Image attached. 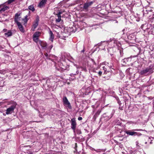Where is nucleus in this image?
<instances>
[{"label": "nucleus", "instance_id": "1", "mask_svg": "<svg viewBox=\"0 0 154 154\" xmlns=\"http://www.w3.org/2000/svg\"><path fill=\"white\" fill-rule=\"evenodd\" d=\"M107 64H108V69L109 68V69H110V70H109V69H108V71L106 72V75L107 74V75L109 78H108L107 79H109L111 76L112 72H113L112 70H114V69L113 68H112V67L113 66V64L112 63L109 64V63H108Z\"/></svg>", "mask_w": 154, "mask_h": 154}, {"label": "nucleus", "instance_id": "2", "mask_svg": "<svg viewBox=\"0 0 154 154\" xmlns=\"http://www.w3.org/2000/svg\"><path fill=\"white\" fill-rule=\"evenodd\" d=\"M41 32L39 31L35 32L32 36L33 40L35 42L37 43L38 42L39 37L41 35Z\"/></svg>", "mask_w": 154, "mask_h": 154}, {"label": "nucleus", "instance_id": "3", "mask_svg": "<svg viewBox=\"0 0 154 154\" xmlns=\"http://www.w3.org/2000/svg\"><path fill=\"white\" fill-rule=\"evenodd\" d=\"M63 104L65 106L67 107L70 109H72V106L66 97H63Z\"/></svg>", "mask_w": 154, "mask_h": 154}, {"label": "nucleus", "instance_id": "4", "mask_svg": "<svg viewBox=\"0 0 154 154\" xmlns=\"http://www.w3.org/2000/svg\"><path fill=\"white\" fill-rule=\"evenodd\" d=\"M16 106V104H14L11 106L10 107L7 108L6 110V114L8 115L11 114L15 108Z\"/></svg>", "mask_w": 154, "mask_h": 154}, {"label": "nucleus", "instance_id": "5", "mask_svg": "<svg viewBox=\"0 0 154 154\" xmlns=\"http://www.w3.org/2000/svg\"><path fill=\"white\" fill-rule=\"evenodd\" d=\"M115 112V110H114L113 108H111L109 110H108L107 112V115L106 116V117H108V120L109 119L112 117Z\"/></svg>", "mask_w": 154, "mask_h": 154}, {"label": "nucleus", "instance_id": "6", "mask_svg": "<svg viewBox=\"0 0 154 154\" xmlns=\"http://www.w3.org/2000/svg\"><path fill=\"white\" fill-rule=\"evenodd\" d=\"M149 72L150 73H152L153 72V71L152 69L150 68H147L141 71L140 72V74L141 75H145Z\"/></svg>", "mask_w": 154, "mask_h": 154}, {"label": "nucleus", "instance_id": "7", "mask_svg": "<svg viewBox=\"0 0 154 154\" xmlns=\"http://www.w3.org/2000/svg\"><path fill=\"white\" fill-rule=\"evenodd\" d=\"M71 128L73 130L74 132H75V130L77 124L76 122L75 119V118H73L71 120Z\"/></svg>", "mask_w": 154, "mask_h": 154}, {"label": "nucleus", "instance_id": "8", "mask_svg": "<svg viewBox=\"0 0 154 154\" xmlns=\"http://www.w3.org/2000/svg\"><path fill=\"white\" fill-rule=\"evenodd\" d=\"M39 17L38 16H37L35 20L34 21V23H33L32 25V29L33 31H34L35 29L38 26V22L39 21Z\"/></svg>", "mask_w": 154, "mask_h": 154}, {"label": "nucleus", "instance_id": "9", "mask_svg": "<svg viewBox=\"0 0 154 154\" xmlns=\"http://www.w3.org/2000/svg\"><path fill=\"white\" fill-rule=\"evenodd\" d=\"M125 133L126 134L128 135H130L133 136V135H138L140 136L142 135L140 133H138L136 132L132 131H131L128 130V131H126L125 132Z\"/></svg>", "mask_w": 154, "mask_h": 154}, {"label": "nucleus", "instance_id": "10", "mask_svg": "<svg viewBox=\"0 0 154 154\" xmlns=\"http://www.w3.org/2000/svg\"><path fill=\"white\" fill-rule=\"evenodd\" d=\"M21 13H17L15 14L14 17V21L16 23H20L18 22V21L20 20L21 17H20V16Z\"/></svg>", "mask_w": 154, "mask_h": 154}, {"label": "nucleus", "instance_id": "11", "mask_svg": "<svg viewBox=\"0 0 154 154\" xmlns=\"http://www.w3.org/2000/svg\"><path fill=\"white\" fill-rule=\"evenodd\" d=\"M47 0H42L38 5V7L41 8L45 6L47 2Z\"/></svg>", "mask_w": 154, "mask_h": 154}, {"label": "nucleus", "instance_id": "12", "mask_svg": "<svg viewBox=\"0 0 154 154\" xmlns=\"http://www.w3.org/2000/svg\"><path fill=\"white\" fill-rule=\"evenodd\" d=\"M93 3V2L92 1L85 3L83 5V8L86 10L87 9L88 7L90 6Z\"/></svg>", "mask_w": 154, "mask_h": 154}, {"label": "nucleus", "instance_id": "13", "mask_svg": "<svg viewBox=\"0 0 154 154\" xmlns=\"http://www.w3.org/2000/svg\"><path fill=\"white\" fill-rule=\"evenodd\" d=\"M18 26V28L21 32H24V30L23 29V26L20 23H17Z\"/></svg>", "mask_w": 154, "mask_h": 154}, {"label": "nucleus", "instance_id": "14", "mask_svg": "<svg viewBox=\"0 0 154 154\" xmlns=\"http://www.w3.org/2000/svg\"><path fill=\"white\" fill-rule=\"evenodd\" d=\"M128 38L131 41H134L135 40L136 37L134 34H132L129 35L128 36Z\"/></svg>", "mask_w": 154, "mask_h": 154}, {"label": "nucleus", "instance_id": "15", "mask_svg": "<svg viewBox=\"0 0 154 154\" xmlns=\"http://www.w3.org/2000/svg\"><path fill=\"white\" fill-rule=\"evenodd\" d=\"M49 34L50 35V38H49V40L50 41H51L52 42L53 41V39L54 38V35L52 32V31L50 30L49 32Z\"/></svg>", "mask_w": 154, "mask_h": 154}, {"label": "nucleus", "instance_id": "16", "mask_svg": "<svg viewBox=\"0 0 154 154\" xmlns=\"http://www.w3.org/2000/svg\"><path fill=\"white\" fill-rule=\"evenodd\" d=\"M42 48L46 50L47 48V44L46 42H42L41 43Z\"/></svg>", "mask_w": 154, "mask_h": 154}, {"label": "nucleus", "instance_id": "17", "mask_svg": "<svg viewBox=\"0 0 154 154\" xmlns=\"http://www.w3.org/2000/svg\"><path fill=\"white\" fill-rule=\"evenodd\" d=\"M53 47V45H51L48 47L47 46V48L46 49V51L47 52H50L51 50Z\"/></svg>", "mask_w": 154, "mask_h": 154}, {"label": "nucleus", "instance_id": "18", "mask_svg": "<svg viewBox=\"0 0 154 154\" xmlns=\"http://www.w3.org/2000/svg\"><path fill=\"white\" fill-rule=\"evenodd\" d=\"M29 9L34 12L35 11V9L34 8V6L33 5H31L29 6L28 8Z\"/></svg>", "mask_w": 154, "mask_h": 154}, {"label": "nucleus", "instance_id": "19", "mask_svg": "<svg viewBox=\"0 0 154 154\" xmlns=\"http://www.w3.org/2000/svg\"><path fill=\"white\" fill-rule=\"evenodd\" d=\"M5 36L7 35V37H9L11 36L12 35V33L10 31H9L5 33Z\"/></svg>", "mask_w": 154, "mask_h": 154}, {"label": "nucleus", "instance_id": "20", "mask_svg": "<svg viewBox=\"0 0 154 154\" xmlns=\"http://www.w3.org/2000/svg\"><path fill=\"white\" fill-rule=\"evenodd\" d=\"M9 9V7L8 6H5V7H4L2 8L0 10V12L1 11H5L8 10Z\"/></svg>", "mask_w": 154, "mask_h": 154}, {"label": "nucleus", "instance_id": "21", "mask_svg": "<svg viewBox=\"0 0 154 154\" xmlns=\"http://www.w3.org/2000/svg\"><path fill=\"white\" fill-rule=\"evenodd\" d=\"M28 16L27 15L24 18L22 19V20L24 21V22L25 23H27V21L28 20V19H27Z\"/></svg>", "mask_w": 154, "mask_h": 154}, {"label": "nucleus", "instance_id": "22", "mask_svg": "<svg viewBox=\"0 0 154 154\" xmlns=\"http://www.w3.org/2000/svg\"><path fill=\"white\" fill-rule=\"evenodd\" d=\"M44 54L45 55V56L46 57V59H50V56L49 55V56L48 55L47 53L45 52L44 53Z\"/></svg>", "mask_w": 154, "mask_h": 154}, {"label": "nucleus", "instance_id": "23", "mask_svg": "<svg viewBox=\"0 0 154 154\" xmlns=\"http://www.w3.org/2000/svg\"><path fill=\"white\" fill-rule=\"evenodd\" d=\"M119 52L121 57H122L123 55V50L122 49H120Z\"/></svg>", "mask_w": 154, "mask_h": 154}, {"label": "nucleus", "instance_id": "24", "mask_svg": "<svg viewBox=\"0 0 154 154\" xmlns=\"http://www.w3.org/2000/svg\"><path fill=\"white\" fill-rule=\"evenodd\" d=\"M61 20V18H58L56 20V21L57 22H60Z\"/></svg>", "mask_w": 154, "mask_h": 154}, {"label": "nucleus", "instance_id": "25", "mask_svg": "<svg viewBox=\"0 0 154 154\" xmlns=\"http://www.w3.org/2000/svg\"><path fill=\"white\" fill-rule=\"evenodd\" d=\"M61 12H59L57 14L58 18H61V16L60 14H61Z\"/></svg>", "mask_w": 154, "mask_h": 154}, {"label": "nucleus", "instance_id": "26", "mask_svg": "<svg viewBox=\"0 0 154 154\" xmlns=\"http://www.w3.org/2000/svg\"><path fill=\"white\" fill-rule=\"evenodd\" d=\"M15 0H9L8 1V4H10L11 3L13 2Z\"/></svg>", "mask_w": 154, "mask_h": 154}, {"label": "nucleus", "instance_id": "27", "mask_svg": "<svg viewBox=\"0 0 154 154\" xmlns=\"http://www.w3.org/2000/svg\"><path fill=\"white\" fill-rule=\"evenodd\" d=\"M77 133L78 134H81L82 133L81 131L80 130H78L77 131Z\"/></svg>", "mask_w": 154, "mask_h": 154}, {"label": "nucleus", "instance_id": "28", "mask_svg": "<svg viewBox=\"0 0 154 154\" xmlns=\"http://www.w3.org/2000/svg\"><path fill=\"white\" fill-rule=\"evenodd\" d=\"M133 131H143V130L141 129H134L132 130Z\"/></svg>", "mask_w": 154, "mask_h": 154}, {"label": "nucleus", "instance_id": "29", "mask_svg": "<svg viewBox=\"0 0 154 154\" xmlns=\"http://www.w3.org/2000/svg\"><path fill=\"white\" fill-rule=\"evenodd\" d=\"M110 42H113L114 43V42H115V41H114V40L113 39V38H110Z\"/></svg>", "mask_w": 154, "mask_h": 154}, {"label": "nucleus", "instance_id": "30", "mask_svg": "<svg viewBox=\"0 0 154 154\" xmlns=\"http://www.w3.org/2000/svg\"><path fill=\"white\" fill-rule=\"evenodd\" d=\"M102 72H101V71H100L98 73V74L100 76L102 75Z\"/></svg>", "mask_w": 154, "mask_h": 154}, {"label": "nucleus", "instance_id": "31", "mask_svg": "<svg viewBox=\"0 0 154 154\" xmlns=\"http://www.w3.org/2000/svg\"><path fill=\"white\" fill-rule=\"evenodd\" d=\"M136 146H139V143H138V141H136Z\"/></svg>", "mask_w": 154, "mask_h": 154}, {"label": "nucleus", "instance_id": "32", "mask_svg": "<svg viewBox=\"0 0 154 154\" xmlns=\"http://www.w3.org/2000/svg\"><path fill=\"white\" fill-rule=\"evenodd\" d=\"M152 11V10H149L148 9H147V10H146V12H147V11ZM145 14H148V12H147L146 13H145Z\"/></svg>", "mask_w": 154, "mask_h": 154}, {"label": "nucleus", "instance_id": "33", "mask_svg": "<svg viewBox=\"0 0 154 154\" xmlns=\"http://www.w3.org/2000/svg\"><path fill=\"white\" fill-rule=\"evenodd\" d=\"M82 119V117H79L78 118V120L79 121L81 120Z\"/></svg>", "mask_w": 154, "mask_h": 154}, {"label": "nucleus", "instance_id": "34", "mask_svg": "<svg viewBox=\"0 0 154 154\" xmlns=\"http://www.w3.org/2000/svg\"><path fill=\"white\" fill-rule=\"evenodd\" d=\"M7 29H4L3 30V31L4 32H7Z\"/></svg>", "mask_w": 154, "mask_h": 154}, {"label": "nucleus", "instance_id": "35", "mask_svg": "<svg viewBox=\"0 0 154 154\" xmlns=\"http://www.w3.org/2000/svg\"><path fill=\"white\" fill-rule=\"evenodd\" d=\"M92 61L93 62L94 64H95V62L94 61V60L93 59H91Z\"/></svg>", "mask_w": 154, "mask_h": 154}, {"label": "nucleus", "instance_id": "36", "mask_svg": "<svg viewBox=\"0 0 154 154\" xmlns=\"http://www.w3.org/2000/svg\"><path fill=\"white\" fill-rule=\"evenodd\" d=\"M79 0H75V2L76 3H78V2L79 1Z\"/></svg>", "mask_w": 154, "mask_h": 154}, {"label": "nucleus", "instance_id": "37", "mask_svg": "<svg viewBox=\"0 0 154 154\" xmlns=\"http://www.w3.org/2000/svg\"><path fill=\"white\" fill-rule=\"evenodd\" d=\"M28 154H32V153L31 152H29L28 153Z\"/></svg>", "mask_w": 154, "mask_h": 154}, {"label": "nucleus", "instance_id": "38", "mask_svg": "<svg viewBox=\"0 0 154 154\" xmlns=\"http://www.w3.org/2000/svg\"><path fill=\"white\" fill-rule=\"evenodd\" d=\"M85 51V50L83 49L82 51H81L82 52H83Z\"/></svg>", "mask_w": 154, "mask_h": 154}, {"label": "nucleus", "instance_id": "39", "mask_svg": "<svg viewBox=\"0 0 154 154\" xmlns=\"http://www.w3.org/2000/svg\"><path fill=\"white\" fill-rule=\"evenodd\" d=\"M108 53H109V49H108Z\"/></svg>", "mask_w": 154, "mask_h": 154}, {"label": "nucleus", "instance_id": "40", "mask_svg": "<svg viewBox=\"0 0 154 154\" xmlns=\"http://www.w3.org/2000/svg\"><path fill=\"white\" fill-rule=\"evenodd\" d=\"M109 41H106V43L108 42H109Z\"/></svg>", "mask_w": 154, "mask_h": 154}, {"label": "nucleus", "instance_id": "41", "mask_svg": "<svg viewBox=\"0 0 154 154\" xmlns=\"http://www.w3.org/2000/svg\"><path fill=\"white\" fill-rule=\"evenodd\" d=\"M152 143V142L151 141V142H150V143Z\"/></svg>", "mask_w": 154, "mask_h": 154}, {"label": "nucleus", "instance_id": "42", "mask_svg": "<svg viewBox=\"0 0 154 154\" xmlns=\"http://www.w3.org/2000/svg\"><path fill=\"white\" fill-rule=\"evenodd\" d=\"M145 143V144H146V143H147V142H146Z\"/></svg>", "mask_w": 154, "mask_h": 154}, {"label": "nucleus", "instance_id": "43", "mask_svg": "<svg viewBox=\"0 0 154 154\" xmlns=\"http://www.w3.org/2000/svg\"><path fill=\"white\" fill-rule=\"evenodd\" d=\"M110 50H111V49H112L111 48H110Z\"/></svg>", "mask_w": 154, "mask_h": 154}, {"label": "nucleus", "instance_id": "44", "mask_svg": "<svg viewBox=\"0 0 154 154\" xmlns=\"http://www.w3.org/2000/svg\"><path fill=\"white\" fill-rule=\"evenodd\" d=\"M93 106H94V105H92V106L93 107Z\"/></svg>", "mask_w": 154, "mask_h": 154}, {"label": "nucleus", "instance_id": "45", "mask_svg": "<svg viewBox=\"0 0 154 154\" xmlns=\"http://www.w3.org/2000/svg\"><path fill=\"white\" fill-rule=\"evenodd\" d=\"M110 54L111 55L112 54Z\"/></svg>", "mask_w": 154, "mask_h": 154}]
</instances>
